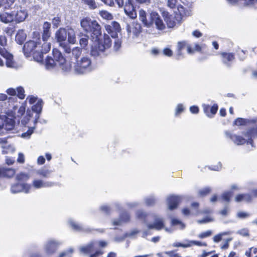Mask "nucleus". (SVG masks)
Listing matches in <instances>:
<instances>
[{
	"mask_svg": "<svg viewBox=\"0 0 257 257\" xmlns=\"http://www.w3.org/2000/svg\"><path fill=\"white\" fill-rule=\"evenodd\" d=\"M139 18L147 27H150L154 24L156 28L159 30H163L166 28L163 20L156 12H152L147 16L146 12L141 10L139 11Z\"/></svg>",
	"mask_w": 257,
	"mask_h": 257,
	"instance_id": "1",
	"label": "nucleus"
},
{
	"mask_svg": "<svg viewBox=\"0 0 257 257\" xmlns=\"http://www.w3.org/2000/svg\"><path fill=\"white\" fill-rule=\"evenodd\" d=\"M41 40L38 39L37 41L30 40L27 42L24 47L23 51L26 57L33 55L35 61L39 62H42V55L40 51Z\"/></svg>",
	"mask_w": 257,
	"mask_h": 257,
	"instance_id": "2",
	"label": "nucleus"
},
{
	"mask_svg": "<svg viewBox=\"0 0 257 257\" xmlns=\"http://www.w3.org/2000/svg\"><path fill=\"white\" fill-rule=\"evenodd\" d=\"M111 46V40L110 37L105 34L103 40L92 46L90 54L95 59L103 58L107 55V51Z\"/></svg>",
	"mask_w": 257,
	"mask_h": 257,
	"instance_id": "3",
	"label": "nucleus"
},
{
	"mask_svg": "<svg viewBox=\"0 0 257 257\" xmlns=\"http://www.w3.org/2000/svg\"><path fill=\"white\" fill-rule=\"evenodd\" d=\"M81 28L87 33H90L92 39L97 41L101 35V28L98 23L94 20L86 17L80 22Z\"/></svg>",
	"mask_w": 257,
	"mask_h": 257,
	"instance_id": "4",
	"label": "nucleus"
},
{
	"mask_svg": "<svg viewBox=\"0 0 257 257\" xmlns=\"http://www.w3.org/2000/svg\"><path fill=\"white\" fill-rule=\"evenodd\" d=\"M74 70L76 73L84 74L90 72L92 70V65L89 57H82L74 62Z\"/></svg>",
	"mask_w": 257,
	"mask_h": 257,
	"instance_id": "5",
	"label": "nucleus"
},
{
	"mask_svg": "<svg viewBox=\"0 0 257 257\" xmlns=\"http://www.w3.org/2000/svg\"><path fill=\"white\" fill-rule=\"evenodd\" d=\"M9 102L10 104L8 109L12 115L15 118L22 116L25 112V107L22 105L20 106L16 98L10 97Z\"/></svg>",
	"mask_w": 257,
	"mask_h": 257,
	"instance_id": "6",
	"label": "nucleus"
},
{
	"mask_svg": "<svg viewBox=\"0 0 257 257\" xmlns=\"http://www.w3.org/2000/svg\"><path fill=\"white\" fill-rule=\"evenodd\" d=\"M0 54L5 59L4 65L7 67L14 69H18L21 67V65L15 61L13 54L9 53L5 48H0Z\"/></svg>",
	"mask_w": 257,
	"mask_h": 257,
	"instance_id": "7",
	"label": "nucleus"
},
{
	"mask_svg": "<svg viewBox=\"0 0 257 257\" xmlns=\"http://www.w3.org/2000/svg\"><path fill=\"white\" fill-rule=\"evenodd\" d=\"M53 55L55 60L58 62V65L65 72H68L71 69V64L69 62L66 61L65 58L62 56L60 51L56 49L53 50Z\"/></svg>",
	"mask_w": 257,
	"mask_h": 257,
	"instance_id": "8",
	"label": "nucleus"
},
{
	"mask_svg": "<svg viewBox=\"0 0 257 257\" xmlns=\"http://www.w3.org/2000/svg\"><path fill=\"white\" fill-rule=\"evenodd\" d=\"M55 37L60 46L66 53H71V48L69 45L65 42L67 38V29L60 28L56 34Z\"/></svg>",
	"mask_w": 257,
	"mask_h": 257,
	"instance_id": "9",
	"label": "nucleus"
},
{
	"mask_svg": "<svg viewBox=\"0 0 257 257\" xmlns=\"http://www.w3.org/2000/svg\"><path fill=\"white\" fill-rule=\"evenodd\" d=\"M105 29L106 31L113 38L117 37L118 33L121 30L120 25L116 21H112L105 24Z\"/></svg>",
	"mask_w": 257,
	"mask_h": 257,
	"instance_id": "10",
	"label": "nucleus"
},
{
	"mask_svg": "<svg viewBox=\"0 0 257 257\" xmlns=\"http://www.w3.org/2000/svg\"><path fill=\"white\" fill-rule=\"evenodd\" d=\"M249 125H251L252 127L244 135L246 137L248 138V141L247 142V143L251 144L252 147H253V141L251 139L257 137V118L252 119Z\"/></svg>",
	"mask_w": 257,
	"mask_h": 257,
	"instance_id": "11",
	"label": "nucleus"
},
{
	"mask_svg": "<svg viewBox=\"0 0 257 257\" xmlns=\"http://www.w3.org/2000/svg\"><path fill=\"white\" fill-rule=\"evenodd\" d=\"M180 1L181 0H168L167 5L172 9L177 8L178 13L182 17L189 15V12L180 4Z\"/></svg>",
	"mask_w": 257,
	"mask_h": 257,
	"instance_id": "12",
	"label": "nucleus"
},
{
	"mask_svg": "<svg viewBox=\"0 0 257 257\" xmlns=\"http://www.w3.org/2000/svg\"><path fill=\"white\" fill-rule=\"evenodd\" d=\"M126 31L128 36L134 39L138 37L141 33L142 27L140 24L134 23L132 26L127 25Z\"/></svg>",
	"mask_w": 257,
	"mask_h": 257,
	"instance_id": "13",
	"label": "nucleus"
},
{
	"mask_svg": "<svg viewBox=\"0 0 257 257\" xmlns=\"http://www.w3.org/2000/svg\"><path fill=\"white\" fill-rule=\"evenodd\" d=\"M60 242L53 240H48L44 245V249L47 254L51 255L54 253L57 250Z\"/></svg>",
	"mask_w": 257,
	"mask_h": 257,
	"instance_id": "14",
	"label": "nucleus"
},
{
	"mask_svg": "<svg viewBox=\"0 0 257 257\" xmlns=\"http://www.w3.org/2000/svg\"><path fill=\"white\" fill-rule=\"evenodd\" d=\"M123 7L124 13L128 17L132 19L137 17V13L133 5L132 0H127Z\"/></svg>",
	"mask_w": 257,
	"mask_h": 257,
	"instance_id": "15",
	"label": "nucleus"
},
{
	"mask_svg": "<svg viewBox=\"0 0 257 257\" xmlns=\"http://www.w3.org/2000/svg\"><path fill=\"white\" fill-rule=\"evenodd\" d=\"M43 104L44 103L43 100L41 99H40L38 100L35 104H34L32 106V112H36L35 118L33 120V122L34 125L37 123L38 119L40 117V114L42 112Z\"/></svg>",
	"mask_w": 257,
	"mask_h": 257,
	"instance_id": "16",
	"label": "nucleus"
},
{
	"mask_svg": "<svg viewBox=\"0 0 257 257\" xmlns=\"http://www.w3.org/2000/svg\"><path fill=\"white\" fill-rule=\"evenodd\" d=\"M31 188V186L30 184L17 183L12 186L11 190L13 193H17L22 191L28 193Z\"/></svg>",
	"mask_w": 257,
	"mask_h": 257,
	"instance_id": "17",
	"label": "nucleus"
},
{
	"mask_svg": "<svg viewBox=\"0 0 257 257\" xmlns=\"http://www.w3.org/2000/svg\"><path fill=\"white\" fill-rule=\"evenodd\" d=\"M32 184L35 189H40L52 187L55 185V183L50 181L36 179L33 181Z\"/></svg>",
	"mask_w": 257,
	"mask_h": 257,
	"instance_id": "18",
	"label": "nucleus"
},
{
	"mask_svg": "<svg viewBox=\"0 0 257 257\" xmlns=\"http://www.w3.org/2000/svg\"><path fill=\"white\" fill-rule=\"evenodd\" d=\"M13 12L14 13V21L18 23L24 21L28 15L26 10L22 7H20L16 12L14 11Z\"/></svg>",
	"mask_w": 257,
	"mask_h": 257,
	"instance_id": "19",
	"label": "nucleus"
},
{
	"mask_svg": "<svg viewBox=\"0 0 257 257\" xmlns=\"http://www.w3.org/2000/svg\"><path fill=\"white\" fill-rule=\"evenodd\" d=\"M220 55L223 64L227 67H230L235 58L234 54L233 53L222 52Z\"/></svg>",
	"mask_w": 257,
	"mask_h": 257,
	"instance_id": "20",
	"label": "nucleus"
},
{
	"mask_svg": "<svg viewBox=\"0 0 257 257\" xmlns=\"http://www.w3.org/2000/svg\"><path fill=\"white\" fill-rule=\"evenodd\" d=\"M225 135L226 138L231 139L234 144L237 145H241L246 142L245 139L239 136L231 134L229 132L226 131Z\"/></svg>",
	"mask_w": 257,
	"mask_h": 257,
	"instance_id": "21",
	"label": "nucleus"
},
{
	"mask_svg": "<svg viewBox=\"0 0 257 257\" xmlns=\"http://www.w3.org/2000/svg\"><path fill=\"white\" fill-rule=\"evenodd\" d=\"M181 200V198L178 196H170L167 198V204L170 210L176 208Z\"/></svg>",
	"mask_w": 257,
	"mask_h": 257,
	"instance_id": "22",
	"label": "nucleus"
},
{
	"mask_svg": "<svg viewBox=\"0 0 257 257\" xmlns=\"http://www.w3.org/2000/svg\"><path fill=\"white\" fill-rule=\"evenodd\" d=\"M149 229H155L159 230L164 228V220L162 218L156 217L154 223L148 225Z\"/></svg>",
	"mask_w": 257,
	"mask_h": 257,
	"instance_id": "23",
	"label": "nucleus"
},
{
	"mask_svg": "<svg viewBox=\"0 0 257 257\" xmlns=\"http://www.w3.org/2000/svg\"><path fill=\"white\" fill-rule=\"evenodd\" d=\"M0 21L4 23L8 24L14 21V12L8 13L3 12L0 14Z\"/></svg>",
	"mask_w": 257,
	"mask_h": 257,
	"instance_id": "24",
	"label": "nucleus"
},
{
	"mask_svg": "<svg viewBox=\"0 0 257 257\" xmlns=\"http://www.w3.org/2000/svg\"><path fill=\"white\" fill-rule=\"evenodd\" d=\"M203 110L205 113L208 117H212L217 112L218 109V106L217 104H214L213 106H210L209 105L203 104Z\"/></svg>",
	"mask_w": 257,
	"mask_h": 257,
	"instance_id": "25",
	"label": "nucleus"
},
{
	"mask_svg": "<svg viewBox=\"0 0 257 257\" xmlns=\"http://www.w3.org/2000/svg\"><path fill=\"white\" fill-rule=\"evenodd\" d=\"M16 171L12 168H0V177H12L15 175Z\"/></svg>",
	"mask_w": 257,
	"mask_h": 257,
	"instance_id": "26",
	"label": "nucleus"
},
{
	"mask_svg": "<svg viewBox=\"0 0 257 257\" xmlns=\"http://www.w3.org/2000/svg\"><path fill=\"white\" fill-rule=\"evenodd\" d=\"M188 46H190L188 44V42L186 41H179L177 43V59H179L182 55V50L186 47L188 48Z\"/></svg>",
	"mask_w": 257,
	"mask_h": 257,
	"instance_id": "27",
	"label": "nucleus"
},
{
	"mask_svg": "<svg viewBox=\"0 0 257 257\" xmlns=\"http://www.w3.org/2000/svg\"><path fill=\"white\" fill-rule=\"evenodd\" d=\"M67 36L68 41L70 44H75L76 42L75 32L72 28H68L67 29Z\"/></svg>",
	"mask_w": 257,
	"mask_h": 257,
	"instance_id": "28",
	"label": "nucleus"
},
{
	"mask_svg": "<svg viewBox=\"0 0 257 257\" xmlns=\"http://www.w3.org/2000/svg\"><path fill=\"white\" fill-rule=\"evenodd\" d=\"M27 35L23 30H19L16 36V41L19 44H22L26 39Z\"/></svg>",
	"mask_w": 257,
	"mask_h": 257,
	"instance_id": "29",
	"label": "nucleus"
},
{
	"mask_svg": "<svg viewBox=\"0 0 257 257\" xmlns=\"http://www.w3.org/2000/svg\"><path fill=\"white\" fill-rule=\"evenodd\" d=\"M94 243L95 242L94 241H91L85 246H81L79 248L80 252L84 254L89 253L93 251Z\"/></svg>",
	"mask_w": 257,
	"mask_h": 257,
	"instance_id": "30",
	"label": "nucleus"
},
{
	"mask_svg": "<svg viewBox=\"0 0 257 257\" xmlns=\"http://www.w3.org/2000/svg\"><path fill=\"white\" fill-rule=\"evenodd\" d=\"M130 216L127 213H123L120 215V218L117 220H114L113 221V225H120L123 223L126 222L129 220Z\"/></svg>",
	"mask_w": 257,
	"mask_h": 257,
	"instance_id": "31",
	"label": "nucleus"
},
{
	"mask_svg": "<svg viewBox=\"0 0 257 257\" xmlns=\"http://www.w3.org/2000/svg\"><path fill=\"white\" fill-rule=\"evenodd\" d=\"M58 65V62L55 58L53 59L51 57H47L45 60V66L47 69L54 68L55 66Z\"/></svg>",
	"mask_w": 257,
	"mask_h": 257,
	"instance_id": "32",
	"label": "nucleus"
},
{
	"mask_svg": "<svg viewBox=\"0 0 257 257\" xmlns=\"http://www.w3.org/2000/svg\"><path fill=\"white\" fill-rule=\"evenodd\" d=\"M166 22L168 27L170 28H174L179 24V21L175 19L174 17L172 16L167 18Z\"/></svg>",
	"mask_w": 257,
	"mask_h": 257,
	"instance_id": "33",
	"label": "nucleus"
},
{
	"mask_svg": "<svg viewBox=\"0 0 257 257\" xmlns=\"http://www.w3.org/2000/svg\"><path fill=\"white\" fill-rule=\"evenodd\" d=\"M51 49V44L50 42H47V41L43 42V43H42L41 41V49L40 51L42 52V62L43 61V54L46 53L48 51H50Z\"/></svg>",
	"mask_w": 257,
	"mask_h": 257,
	"instance_id": "34",
	"label": "nucleus"
},
{
	"mask_svg": "<svg viewBox=\"0 0 257 257\" xmlns=\"http://www.w3.org/2000/svg\"><path fill=\"white\" fill-rule=\"evenodd\" d=\"M33 112L30 110H27V115L25 116L23 119L21 120V123L22 124L26 125L28 124L29 122H30L31 119H32V122H33V120L34 118H33ZM34 124V123H33Z\"/></svg>",
	"mask_w": 257,
	"mask_h": 257,
	"instance_id": "35",
	"label": "nucleus"
},
{
	"mask_svg": "<svg viewBox=\"0 0 257 257\" xmlns=\"http://www.w3.org/2000/svg\"><path fill=\"white\" fill-rule=\"evenodd\" d=\"M15 123V121L13 119L6 117L4 128L7 131H11L14 128Z\"/></svg>",
	"mask_w": 257,
	"mask_h": 257,
	"instance_id": "36",
	"label": "nucleus"
},
{
	"mask_svg": "<svg viewBox=\"0 0 257 257\" xmlns=\"http://www.w3.org/2000/svg\"><path fill=\"white\" fill-rule=\"evenodd\" d=\"M203 48V45H200L198 43L194 44L193 48H192L190 45L188 46L187 52L189 54H193L194 52H201Z\"/></svg>",
	"mask_w": 257,
	"mask_h": 257,
	"instance_id": "37",
	"label": "nucleus"
},
{
	"mask_svg": "<svg viewBox=\"0 0 257 257\" xmlns=\"http://www.w3.org/2000/svg\"><path fill=\"white\" fill-rule=\"evenodd\" d=\"M37 175L41 176L44 178H49L50 177L51 171L45 168H41L36 171Z\"/></svg>",
	"mask_w": 257,
	"mask_h": 257,
	"instance_id": "38",
	"label": "nucleus"
},
{
	"mask_svg": "<svg viewBox=\"0 0 257 257\" xmlns=\"http://www.w3.org/2000/svg\"><path fill=\"white\" fill-rule=\"evenodd\" d=\"M251 119L238 118L235 119L234 123L236 125H249L251 123Z\"/></svg>",
	"mask_w": 257,
	"mask_h": 257,
	"instance_id": "39",
	"label": "nucleus"
},
{
	"mask_svg": "<svg viewBox=\"0 0 257 257\" xmlns=\"http://www.w3.org/2000/svg\"><path fill=\"white\" fill-rule=\"evenodd\" d=\"M231 233H232V232L231 231H224V232H221L218 234L215 235L213 237V241L215 242H218L222 239V238L223 236L230 235Z\"/></svg>",
	"mask_w": 257,
	"mask_h": 257,
	"instance_id": "40",
	"label": "nucleus"
},
{
	"mask_svg": "<svg viewBox=\"0 0 257 257\" xmlns=\"http://www.w3.org/2000/svg\"><path fill=\"white\" fill-rule=\"evenodd\" d=\"M69 223L72 228L76 231H88L87 229L84 228L81 225L76 224L72 220H70Z\"/></svg>",
	"mask_w": 257,
	"mask_h": 257,
	"instance_id": "41",
	"label": "nucleus"
},
{
	"mask_svg": "<svg viewBox=\"0 0 257 257\" xmlns=\"http://www.w3.org/2000/svg\"><path fill=\"white\" fill-rule=\"evenodd\" d=\"M71 52L72 53V56L76 60H79V57L81 54L82 51L81 48L78 47L74 48L72 50L71 49Z\"/></svg>",
	"mask_w": 257,
	"mask_h": 257,
	"instance_id": "42",
	"label": "nucleus"
},
{
	"mask_svg": "<svg viewBox=\"0 0 257 257\" xmlns=\"http://www.w3.org/2000/svg\"><path fill=\"white\" fill-rule=\"evenodd\" d=\"M172 226H179V228L183 229L185 227V225L180 220L172 218L171 219Z\"/></svg>",
	"mask_w": 257,
	"mask_h": 257,
	"instance_id": "43",
	"label": "nucleus"
},
{
	"mask_svg": "<svg viewBox=\"0 0 257 257\" xmlns=\"http://www.w3.org/2000/svg\"><path fill=\"white\" fill-rule=\"evenodd\" d=\"M82 2L88 6L89 8L94 10L97 8V6L95 0H81Z\"/></svg>",
	"mask_w": 257,
	"mask_h": 257,
	"instance_id": "44",
	"label": "nucleus"
},
{
	"mask_svg": "<svg viewBox=\"0 0 257 257\" xmlns=\"http://www.w3.org/2000/svg\"><path fill=\"white\" fill-rule=\"evenodd\" d=\"M88 36L84 35L79 40V44L81 47L83 48H85L88 45Z\"/></svg>",
	"mask_w": 257,
	"mask_h": 257,
	"instance_id": "45",
	"label": "nucleus"
},
{
	"mask_svg": "<svg viewBox=\"0 0 257 257\" xmlns=\"http://www.w3.org/2000/svg\"><path fill=\"white\" fill-rule=\"evenodd\" d=\"M184 242H188V244H190V247L192 246L193 245H196L197 246H206L207 244L205 242H202L199 241H195V240H189L187 239H185L184 240Z\"/></svg>",
	"mask_w": 257,
	"mask_h": 257,
	"instance_id": "46",
	"label": "nucleus"
},
{
	"mask_svg": "<svg viewBox=\"0 0 257 257\" xmlns=\"http://www.w3.org/2000/svg\"><path fill=\"white\" fill-rule=\"evenodd\" d=\"M232 195L233 192L232 191H226L222 194L221 196V198L223 200L227 202H229L230 201V198L232 196Z\"/></svg>",
	"mask_w": 257,
	"mask_h": 257,
	"instance_id": "47",
	"label": "nucleus"
},
{
	"mask_svg": "<svg viewBox=\"0 0 257 257\" xmlns=\"http://www.w3.org/2000/svg\"><path fill=\"white\" fill-rule=\"evenodd\" d=\"M29 178V174L24 173H21L18 174L16 177L17 179L19 181H27Z\"/></svg>",
	"mask_w": 257,
	"mask_h": 257,
	"instance_id": "48",
	"label": "nucleus"
},
{
	"mask_svg": "<svg viewBox=\"0 0 257 257\" xmlns=\"http://www.w3.org/2000/svg\"><path fill=\"white\" fill-rule=\"evenodd\" d=\"M29 130L25 133H24L22 134L21 136L22 138H29L31 135L33 134L34 130L35 129V126H28Z\"/></svg>",
	"mask_w": 257,
	"mask_h": 257,
	"instance_id": "49",
	"label": "nucleus"
},
{
	"mask_svg": "<svg viewBox=\"0 0 257 257\" xmlns=\"http://www.w3.org/2000/svg\"><path fill=\"white\" fill-rule=\"evenodd\" d=\"M145 202L147 206H153L156 203V199L153 196L147 197L145 199Z\"/></svg>",
	"mask_w": 257,
	"mask_h": 257,
	"instance_id": "50",
	"label": "nucleus"
},
{
	"mask_svg": "<svg viewBox=\"0 0 257 257\" xmlns=\"http://www.w3.org/2000/svg\"><path fill=\"white\" fill-rule=\"evenodd\" d=\"M16 92H17V96L19 98L23 99L25 98V90L22 87H18L17 88Z\"/></svg>",
	"mask_w": 257,
	"mask_h": 257,
	"instance_id": "51",
	"label": "nucleus"
},
{
	"mask_svg": "<svg viewBox=\"0 0 257 257\" xmlns=\"http://www.w3.org/2000/svg\"><path fill=\"white\" fill-rule=\"evenodd\" d=\"M100 15L103 19L106 20H111L113 17L111 14L105 11H101Z\"/></svg>",
	"mask_w": 257,
	"mask_h": 257,
	"instance_id": "52",
	"label": "nucleus"
},
{
	"mask_svg": "<svg viewBox=\"0 0 257 257\" xmlns=\"http://www.w3.org/2000/svg\"><path fill=\"white\" fill-rule=\"evenodd\" d=\"M137 217L141 220H144L145 222L146 221V218L148 216V214L142 211H138L137 212Z\"/></svg>",
	"mask_w": 257,
	"mask_h": 257,
	"instance_id": "53",
	"label": "nucleus"
},
{
	"mask_svg": "<svg viewBox=\"0 0 257 257\" xmlns=\"http://www.w3.org/2000/svg\"><path fill=\"white\" fill-rule=\"evenodd\" d=\"M173 247H182L184 248L190 247V244H188V242H185L184 243L180 242H175L172 244Z\"/></svg>",
	"mask_w": 257,
	"mask_h": 257,
	"instance_id": "54",
	"label": "nucleus"
},
{
	"mask_svg": "<svg viewBox=\"0 0 257 257\" xmlns=\"http://www.w3.org/2000/svg\"><path fill=\"white\" fill-rule=\"evenodd\" d=\"M6 118L5 115H0V135L3 133L2 130L4 128Z\"/></svg>",
	"mask_w": 257,
	"mask_h": 257,
	"instance_id": "55",
	"label": "nucleus"
},
{
	"mask_svg": "<svg viewBox=\"0 0 257 257\" xmlns=\"http://www.w3.org/2000/svg\"><path fill=\"white\" fill-rule=\"evenodd\" d=\"M26 100L28 101L30 104H33L36 102L37 100L38 101V99L37 96H35L34 95H29L27 97Z\"/></svg>",
	"mask_w": 257,
	"mask_h": 257,
	"instance_id": "56",
	"label": "nucleus"
},
{
	"mask_svg": "<svg viewBox=\"0 0 257 257\" xmlns=\"http://www.w3.org/2000/svg\"><path fill=\"white\" fill-rule=\"evenodd\" d=\"M211 191L210 188H205L200 190L199 192V194L200 196H204L209 193Z\"/></svg>",
	"mask_w": 257,
	"mask_h": 257,
	"instance_id": "57",
	"label": "nucleus"
},
{
	"mask_svg": "<svg viewBox=\"0 0 257 257\" xmlns=\"http://www.w3.org/2000/svg\"><path fill=\"white\" fill-rule=\"evenodd\" d=\"M212 232L211 230H207L205 232H202L198 235V237L200 238H204L210 236Z\"/></svg>",
	"mask_w": 257,
	"mask_h": 257,
	"instance_id": "58",
	"label": "nucleus"
},
{
	"mask_svg": "<svg viewBox=\"0 0 257 257\" xmlns=\"http://www.w3.org/2000/svg\"><path fill=\"white\" fill-rule=\"evenodd\" d=\"M237 233L244 236L249 235L248 230L246 228H242L237 231Z\"/></svg>",
	"mask_w": 257,
	"mask_h": 257,
	"instance_id": "59",
	"label": "nucleus"
},
{
	"mask_svg": "<svg viewBox=\"0 0 257 257\" xmlns=\"http://www.w3.org/2000/svg\"><path fill=\"white\" fill-rule=\"evenodd\" d=\"M50 37V31H43V35H42V41L45 42L47 41L48 39Z\"/></svg>",
	"mask_w": 257,
	"mask_h": 257,
	"instance_id": "60",
	"label": "nucleus"
},
{
	"mask_svg": "<svg viewBox=\"0 0 257 257\" xmlns=\"http://www.w3.org/2000/svg\"><path fill=\"white\" fill-rule=\"evenodd\" d=\"M52 24L54 27L57 28L60 23V19L58 17H54L52 20Z\"/></svg>",
	"mask_w": 257,
	"mask_h": 257,
	"instance_id": "61",
	"label": "nucleus"
},
{
	"mask_svg": "<svg viewBox=\"0 0 257 257\" xmlns=\"http://www.w3.org/2000/svg\"><path fill=\"white\" fill-rule=\"evenodd\" d=\"M249 216V214L245 212L240 211L237 213V216L239 218H245L248 217Z\"/></svg>",
	"mask_w": 257,
	"mask_h": 257,
	"instance_id": "62",
	"label": "nucleus"
},
{
	"mask_svg": "<svg viewBox=\"0 0 257 257\" xmlns=\"http://www.w3.org/2000/svg\"><path fill=\"white\" fill-rule=\"evenodd\" d=\"M16 1V0H6L5 3V9H11Z\"/></svg>",
	"mask_w": 257,
	"mask_h": 257,
	"instance_id": "63",
	"label": "nucleus"
},
{
	"mask_svg": "<svg viewBox=\"0 0 257 257\" xmlns=\"http://www.w3.org/2000/svg\"><path fill=\"white\" fill-rule=\"evenodd\" d=\"M192 35L196 38H199L202 36L203 34L198 30H196L192 32Z\"/></svg>",
	"mask_w": 257,
	"mask_h": 257,
	"instance_id": "64",
	"label": "nucleus"
}]
</instances>
